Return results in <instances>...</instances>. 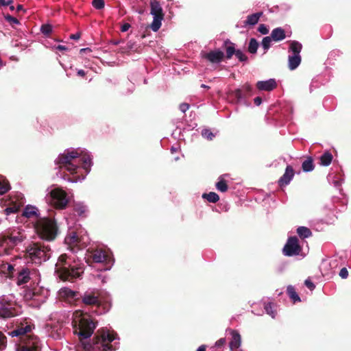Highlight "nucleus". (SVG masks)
<instances>
[{
  "instance_id": "1",
  "label": "nucleus",
  "mask_w": 351,
  "mask_h": 351,
  "mask_svg": "<svg viewBox=\"0 0 351 351\" xmlns=\"http://www.w3.org/2000/svg\"><path fill=\"white\" fill-rule=\"evenodd\" d=\"M72 326L73 333L77 335L80 343L76 351H115L119 347L117 334L108 328L97 330L93 339L87 342L97 326V322L87 313L75 312Z\"/></svg>"
},
{
  "instance_id": "2",
  "label": "nucleus",
  "mask_w": 351,
  "mask_h": 351,
  "mask_svg": "<svg viewBox=\"0 0 351 351\" xmlns=\"http://www.w3.org/2000/svg\"><path fill=\"white\" fill-rule=\"evenodd\" d=\"M90 239L86 232L80 227H69L64 243L71 249L68 253L61 254L56 264L55 272L64 280L72 281L80 278L84 273V264L76 256L78 250L85 247Z\"/></svg>"
},
{
  "instance_id": "3",
  "label": "nucleus",
  "mask_w": 351,
  "mask_h": 351,
  "mask_svg": "<svg viewBox=\"0 0 351 351\" xmlns=\"http://www.w3.org/2000/svg\"><path fill=\"white\" fill-rule=\"evenodd\" d=\"M56 175L69 182H77L85 179L93 165V156L85 149H70L60 154L55 160Z\"/></svg>"
},
{
  "instance_id": "4",
  "label": "nucleus",
  "mask_w": 351,
  "mask_h": 351,
  "mask_svg": "<svg viewBox=\"0 0 351 351\" xmlns=\"http://www.w3.org/2000/svg\"><path fill=\"white\" fill-rule=\"evenodd\" d=\"M80 299L85 305L95 306L97 308L103 306V310L99 311L98 313H105L110 308L111 298L110 295H104L97 289H88L83 294H81Z\"/></svg>"
},
{
  "instance_id": "5",
  "label": "nucleus",
  "mask_w": 351,
  "mask_h": 351,
  "mask_svg": "<svg viewBox=\"0 0 351 351\" xmlns=\"http://www.w3.org/2000/svg\"><path fill=\"white\" fill-rule=\"evenodd\" d=\"M25 251L27 256L35 264H41L49 260L51 256V248L44 244H29Z\"/></svg>"
},
{
  "instance_id": "6",
  "label": "nucleus",
  "mask_w": 351,
  "mask_h": 351,
  "mask_svg": "<svg viewBox=\"0 0 351 351\" xmlns=\"http://www.w3.org/2000/svg\"><path fill=\"white\" fill-rule=\"evenodd\" d=\"M36 230L39 237L48 241H53L58 234L56 221L51 218H43L38 222Z\"/></svg>"
},
{
  "instance_id": "7",
  "label": "nucleus",
  "mask_w": 351,
  "mask_h": 351,
  "mask_svg": "<svg viewBox=\"0 0 351 351\" xmlns=\"http://www.w3.org/2000/svg\"><path fill=\"white\" fill-rule=\"evenodd\" d=\"M88 252L94 263L104 264V271L110 270L114 263L112 253L109 249L96 248L88 250Z\"/></svg>"
},
{
  "instance_id": "8",
  "label": "nucleus",
  "mask_w": 351,
  "mask_h": 351,
  "mask_svg": "<svg viewBox=\"0 0 351 351\" xmlns=\"http://www.w3.org/2000/svg\"><path fill=\"white\" fill-rule=\"evenodd\" d=\"M49 296V291L45 289L37 287L32 289H26L24 298L28 302V305L34 308H39Z\"/></svg>"
},
{
  "instance_id": "9",
  "label": "nucleus",
  "mask_w": 351,
  "mask_h": 351,
  "mask_svg": "<svg viewBox=\"0 0 351 351\" xmlns=\"http://www.w3.org/2000/svg\"><path fill=\"white\" fill-rule=\"evenodd\" d=\"M48 191L47 200L57 208H65L69 202L66 191L59 187H53Z\"/></svg>"
},
{
  "instance_id": "10",
  "label": "nucleus",
  "mask_w": 351,
  "mask_h": 351,
  "mask_svg": "<svg viewBox=\"0 0 351 351\" xmlns=\"http://www.w3.org/2000/svg\"><path fill=\"white\" fill-rule=\"evenodd\" d=\"M254 93L253 88L249 84H245L241 88L231 90L230 96L237 104H241L245 106H250V103L247 101V98L251 97Z\"/></svg>"
},
{
  "instance_id": "11",
  "label": "nucleus",
  "mask_w": 351,
  "mask_h": 351,
  "mask_svg": "<svg viewBox=\"0 0 351 351\" xmlns=\"http://www.w3.org/2000/svg\"><path fill=\"white\" fill-rule=\"evenodd\" d=\"M302 45L300 43L296 40L289 41V47L288 52V68L291 71L297 69L301 63L302 58L300 52L302 51Z\"/></svg>"
},
{
  "instance_id": "12",
  "label": "nucleus",
  "mask_w": 351,
  "mask_h": 351,
  "mask_svg": "<svg viewBox=\"0 0 351 351\" xmlns=\"http://www.w3.org/2000/svg\"><path fill=\"white\" fill-rule=\"evenodd\" d=\"M23 237L19 234L5 235L0 244V254L9 255L12 250L23 241Z\"/></svg>"
},
{
  "instance_id": "13",
  "label": "nucleus",
  "mask_w": 351,
  "mask_h": 351,
  "mask_svg": "<svg viewBox=\"0 0 351 351\" xmlns=\"http://www.w3.org/2000/svg\"><path fill=\"white\" fill-rule=\"evenodd\" d=\"M301 250L298 239L296 237H291L283 247V254L287 256H293L299 255Z\"/></svg>"
},
{
  "instance_id": "14",
  "label": "nucleus",
  "mask_w": 351,
  "mask_h": 351,
  "mask_svg": "<svg viewBox=\"0 0 351 351\" xmlns=\"http://www.w3.org/2000/svg\"><path fill=\"white\" fill-rule=\"evenodd\" d=\"M17 315L18 311L16 309L14 302L3 300L0 301V317L7 319Z\"/></svg>"
},
{
  "instance_id": "15",
  "label": "nucleus",
  "mask_w": 351,
  "mask_h": 351,
  "mask_svg": "<svg viewBox=\"0 0 351 351\" xmlns=\"http://www.w3.org/2000/svg\"><path fill=\"white\" fill-rule=\"evenodd\" d=\"M58 296L69 303H74L80 299L81 293L68 287H62L58 291Z\"/></svg>"
},
{
  "instance_id": "16",
  "label": "nucleus",
  "mask_w": 351,
  "mask_h": 351,
  "mask_svg": "<svg viewBox=\"0 0 351 351\" xmlns=\"http://www.w3.org/2000/svg\"><path fill=\"white\" fill-rule=\"evenodd\" d=\"M40 341L36 337H29L23 345L19 346L16 351H40Z\"/></svg>"
},
{
  "instance_id": "17",
  "label": "nucleus",
  "mask_w": 351,
  "mask_h": 351,
  "mask_svg": "<svg viewBox=\"0 0 351 351\" xmlns=\"http://www.w3.org/2000/svg\"><path fill=\"white\" fill-rule=\"evenodd\" d=\"M202 57L213 64H219L223 60L224 53L220 49H215L204 53Z\"/></svg>"
},
{
  "instance_id": "18",
  "label": "nucleus",
  "mask_w": 351,
  "mask_h": 351,
  "mask_svg": "<svg viewBox=\"0 0 351 351\" xmlns=\"http://www.w3.org/2000/svg\"><path fill=\"white\" fill-rule=\"evenodd\" d=\"M49 336L54 339H60L64 335V330L60 324H47Z\"/></svg>"
},
{
  "instance_id": "19",
  "label": "nucleus",
  "mask_w": 351,
  "mask_h": 351,
  "mask_svg": "<svg viewBox=\"0 0 351 351\" xmlns=\"http://www.w3.org/2000/svg\"><path fill=\"white\" fill-rule=\"evenodd\" d=\"M32 330V325L25 322L24 324H21L16 328L8 332L9 335L11 337H21L23 338L26 339L27 336L26 335L27 332Z\"/></svg>"
},
{
  "instance_id": "20",
  "label": "nucleus",
  "mask_w": 351,
  "mask_h": 351,
  "mask_svg": "<svg viewBox=\"0 0 351 351\" xmlns=\"http://www.w3.org/2000/svg\"><path fill=\"white\" fill-rule=\"evenodd\" d=\"M327 179L337 189H339L344 181L343 174L341 171H330Z\"/></svg>"
},
{
  "instance_id": "21",
  "label": "nucleus",
  "mask_w": 351,
  "mask_h": 351,
  "mask_svg": "<svg viewBox=\"0 0 351 351\" xmlns=\"http://www.w3.org/2000/svg\"><path fill=\"white\" fill-rule=\"evenodd\" d=\"M294 176V171L291 165H287L284 174L278 180V184L280 186L288 185L293 180Z\"/></svg>"
},
{
  "instance_id": "22",
  "label": "nucleus",
  "mask_w": 351,
  "mask_h": 351,
  "mask_svg": "<svg viewBox=\"0 0 351 351\" xmlns=\"http://www.w3.org/2000/svg\"><path fill=\"white\" fill-rule=\"evenodd\" d=\"M277 86L275 79H269L267 80L258 81L256 83V88L259 90L271 91Z\"/></svg>"
},
{
  "instance_id": "23",
  "label": "nucleus",
  "mask_w": 351,
  "mask_h": 351,
  "mask_svg": "<svg viewBox=\"0 0 351 351\" xmlns=\"http://www.w3.org/2000/svg\"><path fill=\"white\" fill-rule=\"evenodd\" d=\"M30 275L31 271L27 267L22 268L17 276V284L19 285H22L28 282L31 278Z\"/></svg>"
},
{
  "instance_id": "24",
  "label": "nucleus",
  "mask_w": 351,
  "mask_h": 351,
  "mask_svg": "<svg viewBox=\"0 0 351 351\" xmlns=\"http://www.w3.org/2000/svg\"><path fill=\"white\" fill-rule=\"evenodd\" d=\"M230 334L232 336L231 340L229 343V346L231 350L234 348H239L241 345V337L240 334L235 330H230Z\"/></svg>"
},
{
  "instance_id": "25",
  "label": "nucleus",
  "mask_w": 351,
  "mask_h": 351,
  "mask_svg": "<svg viewBox=\"0 0 351 351\" xmlns=\"http://www.w3.org/2000/svg\"><path fill=\"white\" fill-rule=\"evenodd\" d=\"M270 37L276 42L281 41L286 37L285 32L282 27L274 28L271 32Z\"/></svg>"
},
{
  "instance_id": "26",
  "label": "nucleus",
  "mask_w": 351,
  "mask_h": 351,
  "mask_svg": "<svg viewBox=\"0 0 351 351\" xmlns=\"http://www.w3.org/2000/svg\"><path fill=\"white\" fill-rule=\"evenodd\" d=\"M151 11L150 13L153 16H163L162 8L160 3L156 0L152 1L150 3Z\"/></svg>"
},
{
  "instance_id": "27",
  "label": "nucleus",
  "mask_w": 351,
  "mask_h": 351,
  "mask_svg": "<svg viewBox=\"0 0 351 351\" xmlns=\"http://www.w3.org/2000/svg\"><path fill=\"white\" fill-rule=\"evenodd\" d=\"M223 45L226 46V57L229 60L235 54L237 49H235L234 43H232L229 39H226L224 41Z\"/></svg>"
},
{
  "instance_id": "28",
  "label": "nucleus",
  "mask_w": 351,
  "mask_h": 351,
  "mask_svg": "<svg viewBox=\"0 0 351 351\" xmlns=\"http://www.w3.org/2000/svg\"><path fill=\"white\" fill-rule=\"evenodd\" d=\"M73 209L80 217H86L88 211V206L83 202H75Z\"/></svg>"
},
{
  "instance_id": "29",
  "label": "nucleus",
  "mask_w": 351,
  "mask_h": 351,
  "mask_svg": "<svg viewBox=\"0 0 351 351\" xmlns=\"http://www.w3.org/2000/svg\"><path fill=\"white\" fill-rule=\"evenodd\" d=\"M38 215L39 210L38 208L32 205H27L23 213V215L27 218H30L34 216L38 217Z\"/></svg>"
},
{
  "instance_id": "30",
  "label": "nucleus",
  "mask_w": 351,
  "mask_h": 351,
  "mask_svg": "<svg viewBox=\"0 0 351 351\" xmlns=\"http://www.w3.org/2000/svg\"><path fill=\"white\" fill-rule=\"evenodd\" d=\"M262 15H263L262 12H256V13L248 15L247 16L246 21H245V24L248 25H252V26L255 25L256 24L258 23L259 19Z\"/></svg>"
},
{
  "instance_id": "31",
  "label": "nucleus",
  "mask_w": 351,
  "mask_h": 351,
  "mask_svg": "<svg viewBox=\"0 0 351 351\" xmlns=\"http://www.w3.org/2000/svg\"><path fill=\"white\" fill-rule=\"evenodd\" d=\"M287 293L291 300L294 302H300V298L295 290V288L292 285H288L287 287Z\"/></svg>"
},
{
  "instance_id": "32",
  "label": "nucleus",
  "mask_w": 351,
  "mask_h": 351,
  "mask_svg": "<svg viewBox=\"0 0 351 351\" xmlns=\"http://www.w3.org/2000/svg\"><path fill=\"white\" fill-rule=\"evenodd\" d=\"M332 158L333 156L330 152H326L320 156V164L322 166L327 167L331 163Z\"/></svg>"
},
{
  "instance_id": "33",
  "label": "nucleus",
  "mask_w": 351,
  "mask_h": 351,
  "mask_svg": "<svg viewBox=\"0 0 351 351\" xmlns=\"http://www.w3.org/2000/svg\"><path fill=\"white\" fill-rule=\"evenodd\" d=\"M297 233L302 239L308 238L311 236L312 232L311 230L305 226H300L297 228Z\"/></svg>"
},
{
  "instance_id": "34",
  "label": "nucleus",
  "mask_w": 351,
  "mask_h": 351,
  "mask_svg": "<svg viewBox=\"0 0 351 351\" xmlns=\"http://www.w3.org/2000/svg\"><path fill=\"white\" fill-rule=\"evenodd\" d=\"M302 168L304 172H310L314 169L313 161L311 158L305 160L302 165Z\"/></svg>"
},
{
  "instance_id": "35",
  "label": "nucleus",
  "mask_w": 351,
  "mask_h": 351,
  "mask_svg": "<svg viewBox=\"0 0 351 351\" xmlns=\"http://www.w3.org/2000/svg\"><path fill=\"white\" fill-rule=\"evenodd\" d=\"M202 198L206 199L209 202L216 203L219 201V196L215 192H210L208 193H203Z\"/></svg>"
},
{
  "instance_id": "36",
  "label": "nucleus",
  "mask_w": 351,
  "mask_h": 351,
  "mask_svg": "<svg viewBox=\"0 0 351 351\" xmlns=\"http://www.w3.org/2000/svg\"><path fill=\"white\" fill-rule=\"evenodd\" d=\"M163 16H153V21L151 24V28L154 32H157L161 27Z\"/></svg>"
},
{
  "instance_id": "37",
  "label": "nucleus",
  "mask_w": 351,
  "mask_h": 351,
  "mask_svg": "<svg viewBox=\"0 0 351 351\" xmlns=\"http://www.w3.org/2000/svg\"><path fill=\"white\" fill-rule=\"evenodd\" d=\"M215 186L217 189L221 192H226L228 190V185L223 179V176H221L219 178V180L216 183Z\"/></svg>"
},
{
  "instance_id": "38",
  "label": "nucleus",
  "mask_w": 351,
  "mask_h": 351,
  "mask_svg": "<svg viewBox=\"0 0 351 351\" xmlns=\"http://www.w3.org/2000/svg\"><path fill=\"white\" fill-rule=\"evenodd\" d=\"M258 47V43L257 40L252 38L250 40L249 45H248V51L251 53H256Z\"/></svg>"
},
{
  "instance_id": "39",
  "label": "nucleus",
  "mask_w": 351,
  "mask_h": 351,
  "mask_svg": "<svg viewBox=\"0 0 351 351\" xmlns=\"http://www.w3.org/2000/svg\"><path fill=\"white\" fill-rule=\"evenodd\" d=\"M201 134L203 138L208 141H212L215 137V134L208 128H204L201 132Z\"/></svg>"
},
{
  "instance_id": "40",
  "label": "nucleus",
  "mask_w": 351,
  "mask_h": 351,
  "mask_svg": "<svg viewBox=\"0 0 351 351\" xmlns=\"http://www.w3.org/2000/svg\"><path fill=\"white\" fill-rule=\"evenodd\" d=\"M264 308L267 314L270 315L272 318H275L276 315V311L273 309V305L271 302L265 303Z\"/></svg>"
},
{
  "instance_id": "41",
  "label": "nucleus",
  "mask_w": 351,
  "mask_h": 351,
  "mask_svg": "<svg viewBox=\"0 0 351 351\" xmlns=\"http://www.w3.org/2000/svg\"><path fill=\"white\" fill-rule=\"evenodd\" d=\"M53 27L50 24H43L40 27L41 33L46 37L49 36L52 32Z\"/></svg>"
},
{
  "instance_id": "42",
  "label": "nucleus",
  "mask_w": 351,
  "mask_h": 351,
  "mask_svg": "<svg viewBox=\"0 0 351 351\" xmlns=\"http://www.w3.org/2000/svg\"><path fill=\"white\" fill-rule=\"evenodd\" d=\"M271 40H272V38L270 37V36L263 38L261 45L265 51V53L269 49V47L271 46Z\"/></svg>"
},
{
  "instance_id": "43",
  "label": "nucleus",
  "mask_w": 351,
  "mask_h": 351,
  "mask_svg": "<svg viewBox=\"0 0 351 351\" xmlns=\"http://www.w3.org/2000/svg\"><path fill=\"white\" fill-rule=\"evenodd\" d=\"M4 17H5V21L7 22H8L11 25L20 24L19 21L16 18L10 15V14H7Z\"/></svg>"
},
{
  "instance_id": "44",
  "label": "nucleus",
  "mask_w": 351,
  "mask_h": 351,
  "mask_svg": "<svg viewBox=\"0 0 351 351\" xmlns=\"http://www.w3.org/2000/svg\"><path fill=\"white\" fill-rule=\"evenodd\" d=\"M234 55L239 59V60L240 62H246V61H247V57L240 49H237Z\"/></svg>"
},
{
  "instance_id": "45",
  "label": "nucleus",
  "mask_w": 351,
  "mask_h": 351,
  "mask_svg": "<svg viewBox=\"0 0 351 351\" xmlns=\"http://www.w3.org/2000/svg\"><path fill=\"white\" fill-rule=\"evenodd\" d=\"M93 6L97 10H101L104 8V0H93Z\"/></svg>"
},
{
  "instance_id": "46",
  "label": "nucleus",
  "mask_w": 351,
  "mask_h": 351,
  "mask_svg": "<svg viewBox=\"0 0 351 351\" xmlns=\"http://www.w3.org/2000/svg\"><path fill=\"white\" fill-rule=\"evenodd\" d=\"M9 189L10 186L7 182L0 181V195L5 193Z\"/></svg>"
},
{
  "instance_id": "47",
  "label": "nucleus",
  "mask_w": 351,
  "mask_h": 351,
  "mask_svg": "<svg viewBox=\"0 0 351 351\" xmlns=\"http://www.w3.org/2000/svg\"><path fill=\"white\" fill-rule=\"evenodd\" d=\"M6 337L0 332V351L3 350L6 346Z\"/></svg>"
},
{
  "instance_id": "48",
  "label": "nucleus",
  "mask_w": 351,
  "mask_h": 351,
  "mask_svg": "<svg viewBox=\"0 0 351 351\" xmlns=\"http://www.w3.org/2000/svg\"><path fill=\"white\" fill-rule=\"evenodd\" d=\"M18 210H19L18 207H16V206H11V207L6 208L4 210V213H5V214L6 215H9L11 213H17Z\"/></svg>"
},
{
  "instance_id": "49",
  "label": "nucleus",
  "mask_w": 351,
  "mask_h": 351,
  "mask_svg": "<svg viewBox=\"0 0 351 351\" xmlns=\"http://www.w3.org/2000/svg\"><path fill=\"white\" fill-rule=\"evenodd\" d=\"M258 31L262 34H267L269 32L267 27L265 24H261L258 26Z\"/></svg>"
},
{
  "instance_id": "50",
  "label": "nucleus",
  "mask_w": 351,
  "mask_h": 351,
  "mask_svg": "<svg viewBox=\"0 0 351 351\" xmlns=\"http://www.w3.org/2000/svg\"><path fill=\"white\" fill-rule=\"evenodd\" d=\"M339 276L342 278V279H346L348 277V271L346 267H343L339 273Z\"/></svg>"
},
{
  "instance_id": "51",
  "label": "nucleus",
  "mask_w": 351,
  "mask_h": 351,
  "mask_svg": "<svg viewBox=\"0 0 351 351\" xmlns=\"http://www.w3.org/2000/svg\"><path fill=\"white\" fill-rule=\"evenodd\" d=\"M134 85L131 82H128L127 91L123 92L122 93L124 95L130 94L134 91Z\"/></svg>"
},
{
  "instance_id": "52",
  "label": "nucleus",
  "mask_w": 351,
  "mask_h": 351,
  "mask_svg": "<svg viewBox=\"0 0 351 351\" xmlns=\"http://www.w3.org/2000/svg\"><path fill=\"white\" fill-rule=\"evenodd\" d=\"M304 285L308 289H309L311 291L315 288V285H314V283L309 279H306L304 281Z\"/></svg>"
},
{
  "instance_id": "53",
  "label": "nucleus",
  "mask_w": 351,
  "mask_h": 351,
  "mask_svg": "<svg viewBox=\"0 0 351 351\" xmlns=\"http://www.w3.org/2000/svg\"><path fill=\"white\" fill-rule=\"evenodd\" d=\"M133 47H134V43H132V41H129L126 45V48L121 49L120 51L122 53H125L126 51L132 50L133 49Z\"/></svg>"
},
{
  "instance_id": "54",
  "label": "nucleus",
  "mask_w": 351,
  "mask_h": 351,
  "mask_svg": "<svg viewBox=\"0 0 351 351\" xmlns=\"http://www.w3.org/2000/svg\"><path fill=\"white\" fill-rule=\"evenodd\" d=\"M189 108V105L186 103H182L180 105L179 109L181 112H186Z\"/></svg>"
},
{
  "instance_id": "55",
  "label": "nucleus",
  "mask_w": 351,
  "mask_h": 351,
  "mask_svg": "<svg viewBox=\"0 0 351 351\" xmlns=\"http://www.w3.org/2000/svg\"><path fill=\"white\" fill-rule=\"evenodd\" d=\"M13 0H0V6H7L13 5Z\"/></svg>"
},
{
  "instance_id": "56",
  "label": "nucleus",
  "mask_w": 351,
  "mask_h": 351,
  "mask_svg": "<svg viewBox=\"0 0 351 351\" xmlns=\"http://www.w3.org/2000/svg\"><path fill=\"white\" fill-rule=\"evenodd\" d=\"M226 343L225 338H221L215 342V346L217 348H220L223 346Z\"/></svg>"
},
{
  "instance_id": "57",
  "label": "nucleus",
  "mask_w": 351,
  "mask_h": 351,
  "mask_svg": "<svg viewBox=\"0 0 351 351\" xmlns=\"http://www.w3.org/2000/svg\"><path fill=\"white\" fill-rule=\"evenodd\" d=\"M131 27V25L128 23H125L121 26V31L122 32H127L130 28Z\"/></svg>"
},
{
  "instance_id": "58",
  "label": "nucleus",
  "mask_w": 351,
  "mask_h": 351,
  "mask_svg": "<svg viewBox=\"0 0 351 351\" xmlns=\"http://www.w3.org/2000/svg\"><path fill=\"white\" fill-rule=\"evenodd\" d=\"M53 48L55 49H57V50H59V51H66V50H68V48L66 46L61 45H55L53 47Z\"/></svg>"
},
{
  "instance_id": "59",
  "label": "nucleus",
  "mask_w": 351,
  "mask_h": 351,
  "mask_svg": "<svg viewBox=\"0 0 351 351\" xmlns=\"http://www.w3.org/2000/svg\"><path fill=\"white\" fill-rule=\"evenodd\" d=\"M96 278H98L99 280H101V281L103 284L106 283L107 282L106 276H102L101 274H98V275H97Z\"/></svg>"
},
{
  "instance_id": "60",
  "label": "nucleus",
  "mask_w": 351,
  "mask_h": 351,
  "mask_svg": "<svg viewBox=\"0 0 351 351\" xmlns=\"http://www.w3.org/2000/svg\"><path fill=\"white\" fill-rule=\"evenodd\" d=\"M254 102L256 106H258L262 103V99L260 97H256L254 98Z\"/></svg>"
},
{
  "instance_id": "61",
  "label": "nucleus",
  "mask_w": 351,
  "mask_h": 351,
  "mask_svg": "<svg viewBox=\"0 0 351 351\" xmlns=\"http://www.w3.org/2000/svg\"><path fill=\"white\" fill-rule=\"evenodd\" d=\"M110 43L114 45H119L120 43H123V40H111Z\"/></svg>"
},
{
  "instance_id": "62",
  "label": "nucleus",
  "mask_w": 351,
  "mask_h": 351,
  "mask_svg": "<svg viewBox=\"0 0 351 351\" xmlns=\"http://www.w3.org/2000/svg\"><path fill=\"white\" fill-rule=\"evenodd\" d=\"M80 34H77H77H71L70 36V38L73 39V40H78L80 38Z\"/></svg>"
},
{
  "instance_id": "63",
  "label": "nucleus",
  "mask_w": 351,
  "mask_h": 351,
  "mask_svg": "<svg viewBox=\"0 0 351 351\" xmlns=\"http://www.w3.org/2000/svg\"><path fill=\"white\" fill-rule=\"evenodd\" d=\"M77 73V75L81 77H84L86 75L85 71L82 69H79Z\"/></svg>"
},
{
  "instance_id": "64",
  "label": "nucleus",
  "mask_w": 351,
  "mask_h": 351,
  "mask_svg": "<svg viewBox=\"0 0 351 351\" xmlns=\"http://www.w3.org/2000/svg\"><path fill=\"white\" fill-rule=\"evenodd\" d=\"M196 351H206V346L205 345H202L201 346H199Z\"/></svg>"
}]
</instances>
